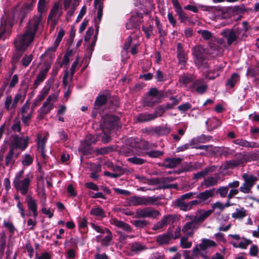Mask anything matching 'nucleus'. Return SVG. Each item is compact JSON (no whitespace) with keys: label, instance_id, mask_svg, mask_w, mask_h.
Listing matches in <instances>:
<instances>
[{"label":"nucleus","instance_id":"1","mask_svg":"<svg viewBox=\"0 0 259 259\" xmlns=\"http://www.w3.org/2000/svg\"><path fill=\"white\" fill-rule=\"evenodd\" d=\"M42 25V16L38 15L31 19L28 25L22 35L17 36L16 46L17 48H24L28 43H31L34 38L36 31Z\"/></svg>","mask_w":259,"mask_h":259},{"label":"nucleus","instance_id":"2","mask_svg":"<svg viewBox=\"0 0 259 259\" xmlns=\"http://www.w3.org/2000/svg\"><path fill=\"white\" fill-rule=\"evenodd\" d=\"M23 173L24 171L21 170L16 175L13 185L17 191L25 195L28 192L33 177L32 175H27L25 178H23Z\"/></svg>","mask_w":259,"mask_h":259},{"label":"nucleus","instance_id":"3","mask_svg":"<svg viewBox=\"0 0 259 259\" xmlns=\"http://www.w3.org/2000/svg\"><path fill=\"white\" fill-rule=\"evenodd\" d=\"M193 55L194 57L195 63L197 67L202 70L206 69L208 64L203 47L200 45L194 47L193 49Z\"/></svg>","mask_w":259,"mask_h":259},{"label":"nucleus","instance_id":"4","mask_svg":"<svg viewBox=\"0 0 259 259\" xmlns=\"http://www.w3.org/2000/svg\"><path fill=\"white\" fill-rule=\"evenodd\" d=\"M242 178L244 182L240 187L239 190L244 194H249L251 192L252 188L258 180V179L256 176L247 173L243 174Z\"/></svg>","mask_w":259,"mask_h":259},{"label":"nucleus","instance_id":"5","mask_svg":"<svg viewBox=\"0 0 259 259\" xmlns=\"http://www.w3.org/2000/svg\"><path fill=\"white\" fill-rule=\"evenodd\" d=\"M64 34L65 32L63 29H61L59 30L54 45L47 49L45 53L40 56L41 59L48 57L50 59L49 61H53L55 58V52L59 46Z\"/></svg>","mask_w":259,"mask_h":259},{"label":"nucleus","instance_id":"6","mask_svg":"<svg viewBox=\"0 0 259 259\" xmlns=\"http://www.w3.org/2000/svg\"><path fill=\"white\" fill-rule=\"evenodd\" d=\"M160 215V212L152 207H146L136 211L134 218H148L155 219Z\"/></svg>","mask_w":259,"mask_h":259},{"label":"nucleus","instance_id":"7","mask_svg":"<svg viewBox=\"0 0 259 259\" xmlns=\"http://www.w3.org/2000/svg\"><path fill=\"white\" fill-rule=\"evenodd\" d=\"M57 96L55 94L50 95L39 109V117H43L48 114L53 107L54 103L57 101Z\"/></svg>","mask_w":259,"mask_h":259},{"label":"nucleus","instance_id":"8","mask_svg":"<svg viewBox=\"0 0 259 259\" xmlns=\"http://www.w3.org/2000/svg\"><path fill=\"white\" fill-rule=\"evenodd\" d=\"M241 32V29L236 28L224 31L222 34L226 38L228 45L230 46L237 40Z\"/></svg>","mask_w":259,"mask_h":259},{"label":"nucleus","instance_id":"9","mask_svg":"<svg viewBox=\"0 0 259 259\" xmlns=\"http://www.w3.org/2000/svg\"><path fill=\"white\" fill-rule=\"evenodd\" d=\"M117 118L112 115H106L102 119V127L103 131L106 133V130L110 131L115 125Z\"/></svg>","mask_w":259,"mask_h":259},{"label":"nucleus","instance_id":"10","mask_svg":"<svg viewBox=\"0 0 259 259\" xmlns=\"http://www.w3.org/2000/svg\"><path fill=\"white\" fill-rule=\"evenodd\" d=\"M212 212L213 210L209 209L204 210L203 209H199L196 211L195 215L193 216L191 219H193L199 226V225L202 223Z\"/></svg>","mask_w":259,"mask_h":259},{"label":"nucleus","instance_id":"11","mask_svg":"<svg viewBox=\"0 0 259 259\" xmlns=\"http://www.w3.org/2000/svg\"><path fill=\"white\" fill-rule=\"evenodd\" d=\"M18 156L19 153H15L14 148L11 147L5 157V165L7 167H12L15 164Z\"/></svg>","mask_w":259,"mask_h":259},{"label":"nucleus","instance_id":"12","mask_svg":"<svg viewBox=\"0 0 259 259\" xmlns=\"http://www.w3.org/2000/svg\"><path fill=\"white\" fill-rule=\"evenodd\" d=\"M106 236L102 237L101 235L96 236V241L100 242L101 245L104 246H108L112 244L113 235L111 232L107 228H105V233Z\"/></svg>","mask_w":259,"mask_h":259},{"label":"nucleus","instance_id":"13","mask_svg":"<svg viewBox=\"0 0 259 259\" xmlns=\"http://www.w3.org/2000/svg\"><path fill=\"white\" fill-rule=\"evenodd\" d=\"M25 202L29 210L32 212L33 218L35 220L38 215L36 200L30 195H28L25 198Z\"/></svg>","mask_w":259,"mask_h":259},{"label":"nucleus","instance_id":"14","mask_svg":"<svg viewBox=\"0 0 259 259\" xmlns=\"http://www.w3.org/2000/svg\"><path fill=\"white\" fill-rule=\"evenodd\" d=\"M192 219L191 221L186 223L182 228V232L186 233L187 237H193V231L199 227L194 220Z\"/></svg>","mask_w":259,"mask_h":259},{"label":"nucleus","instance_id":"15","mask_svg":"<svg viewBox=\"0 0 259 259\" xmlns=\"http://www.w3.org/2000/svg\"><path fill=\"white\" fill-rule=\"evenodd\" d=\"M29 138L28 137L25 138H22L16 136L13 140V145L16 148L24 150L28 145Z\"/></svg>","mask_w":259,"mask_h":259},{"label":"nucleus","instance_id":"16","mask_svg":"<svg viewBox=\"0 0 259 259\" xmlns=\"http://www.w3.org/2000/svg\"><path fill=\"white\" fill-rule=\"evenodd\" d=\"M50 68V65H47L46 67L41 70L38 74L36 79L34 80L33 83V87L36 89L42 82L45 79L46 75L48 72Z\"/></svg>","mask_w":259,"mask_h":259},{"label":"nucleus","instance_id":"17","mask_svg":"<svg viewBox=\"0 0 259 259\" xmlns=\"http://www.w3.org/2000/svg\"><path fill=\"white\" fill-rule=\"evenodd\" d=\"M110 223L111 224L113 225L116 227L120 228L127 232H131L132 230V228L128 224L115 218H112L110 220Z\"/></svg>","mask_w":259,"mask_h":259},{"label":"nucleus","instance_id":"18","mask_svg":"<svg viewBox=\"0 0 259 259\" xmlns=\"http://www.w3.org/2000/svg\"><path fill=\"white\" fill-rule=\"evenodd\" d=\"M192 88L195 90L197 93L202 94L206 91L207 85L204 81V80L201 79L196 80L193 84Z\"/></svg>","mask_w":259,"mask_h":259},{"label":"nucleus","instance_id":"19","mask_svg":"<svg viewBox=\"0 0 259 259\" xmlns=\"http://www.w3.org/2000/svg\"><path fill=\"white\" fill-rule=\"evenodd\" d=\"M107 100L105 95H102L98 96L95 102L94 107L92 112V115L96 116L98 108L105 104Z\"/></svg>","mask_w":259,"mask_h":259},{"label":"nucleus","instance_id":"20","mask_svg":"<svg viewBox=\"0 0 259 259\" xmlns=\"http://www.w3.org/2000/svg\"><path fill=\"white\" fill-rule=\"evenodd\" d=\"M17 39V36L16 37V38L14 40V45H15V47L16 48V51L14 52L13 56L12 58V62L13 63H16L19 61V60L22 56L23 52L25 51L26 48L28 47L29 45L30 44V43H28L27 45H26V46H25V47H24V48H21V49H18V48H17V47L16 46V42Z\"/></svg>","mask_w":259,"mask_h":259},{"label":"nucleus","instance_id":"21","mask_svg":"<svg viewBox=\"0 0 259 259\" xmlns=\"http://www.w3.org/2000/svg\"><path fill=\"white\" fill-rule=\"evenodd\" d=\"M219 178V175L215 174L213 176L205 178L204 180L203 184L206 188L214 186L217 184Z\"/></svg>","mask_w":259,"mask_h":259},{"label":"nucleus","instance_id":"22","mask_svg":"<svg viewBox=\"0 0 259 259\" xmlns=\"http://www.w3.org/2000/svg\"><path fill=\"white\" fill-rule=\"evenodd\" d=\"M209 131H212L221 126L222 122L216 117H213L208 119L205 122Z\"/></svg>","mask_w":259,"mask_h":259},{"label":"nucleus","instance_id":"23","mask_svg":"<svg viewBox=\"0 0 259 259\" xmlns=\"http://www.w3.org/2000/svg\"><path fill=\"white\" fill-rule=\"evenodd\" d=\"M214 195L213 190H207L198 194L196 198L199 200V202H205L212 197Z\"/></svg>","mask_w":259,"mask_h":259},{"label":"nucleus","instance_id":"24","mask_svg":"<svg viewBox=\"0 0 259 259\" xmlns=\"http://www.w3.org/2000/svg\"><path fill=\"white\" fill-rule=\"evenodd\" d=\"M233 143L236 145L244 147L251 148H258L259 144L255 142H250L243 139H236L233 141Z\"/></svg>","mask_w":259,"mask_h":259},{"label":"nucleus","instance_id":"25","mask_svg":"<svg viewBox=\"0 0 259 259\" xmlns=\"http://www.w3.org/2000/svg\"><path fill=\"white\" fill-rule=\"evenodd\" d=\"M159 197L155 196H143V205H158Z\"/></svg>","mask_w":259,"mask_h":259},{"label":"nucleus","instance_id":"26","mask_svg":"<svg viewBox=\"0 0 259 259\" xmlns=\"http://www.w3.org/2000/svg\"><path fill=\"white\" fill-rule=\"evenodd\" d=\"M155 119V116L152 113H143L139 114L136 117L135 119L138 122H146Z\"/></svg>","mask_w":259,"mask_h":259},{"label":"nucleus","instance_id":"27","mask_svg":"<svg viewBox=\"0 0 259 259\" xmlns=\"http://www.w3.org/2000/svg\"><path fill=\"white\" fill-rule=\"evenodd\" d=\"M223 68V66L222 65H218L215 66L212 70L207 73V74L206 77L210 79L215 78L216 77H218L220 75V73L222 71Z\"/></svg>","mask_w":259,"mask_h":259},{"label":"nucleus","instance_id":"28","mask_svg":"<svg viewBox=\"0 0 259 259\" xmlns=\"http://www.w3.org/2000/svg\"><path fill=\"white\" fill-rule=\"evenodd\" d=\"M171 240V236L169 233L158 235L156 237V241L159 245L168 244Z\"/></svg>","mask_w":259,"mask_h":259},{"label":"nucleus","instance_id":"29","mask_svg":"<svg viewBox=\"0 0 259 259\" xmlns=\"http://www.w3.org/2000/svg\"><path fill=\"white\" fill-rule=\"evenodd\" d=\"M103 0H94V6L97 10V19L99 23L101 21L103 16Z\"/></svg>","mask_w":259,"mask_h":259},{"label":"nucleus","instance_id":"30","mask_svg":"<svg viewBox=\"0 0 259 259\" xmlns=\"http://www.w3.org/2000/svg\"><path fill=\"white\" fill-rule=\"evenodd\" d=\"M199 244L202 251H205L208 248L217 246V244L214 241L208 239H202L201 242Z\"/></svg>","mask_w":259,"mask_h":259},{"label":"nucleus","instance_id":"31","mask_svg":"<svg viewBox=\"0 0 259 259\" xmlns=\"http://www.w3.org/2000/svg\"><path fill=\"white\" fill-rule=\"evenodd\" d=\"M182 161L180 158H167L164 161V166L167 168H174L179 165Z\"/></svg>","mask_w":259,"mask_h":259},{"label":"nucleus","instance_id":"32","mask_svg":"<svg viewBox=\"0 0 259 259\" xmlns=\"http://www.w3.org/2000/svg\"><path fill=\"white\" fill-rule=\"evenodd\" d=\"M49 8V2L47 0H39L37 4V10L39 15H42L46 13Z\"/></svg>","mask_w":259,"mask_h":259},{"label":"nucleus","instance_id":"33","mask_svg":"<svg viewBox=\"0 0 259 259\" xmlns=\"http://www.w3.org/2000/svg\"><path fill=\"white\" fill-rule=\"evenodd\" d=\"M240 75L236 73H233L230 77L227 80L226 85L230 88H233L235 85L239 81Z\"/></svg>","mask_w":259,"mask_h":259},{"label":"nucleus","instance_id":"34","mask_svg":"<svg viewBox=\"0 0 259 259\" xmlns=\"http://www.w3.org/2000/svg\"><path fill=\"white\" fill-rule=\"evenodd\" d=\"M128 204L130 206L143 205V196H133L127 199Z\"/></svg>","mask_w":259,"mask_h":259},{"label":"nucleus","instance_id":"35","mask_svg":"<svg viewBox=\"0 0 259 259\" xmlns=\"http://www.w3.org/2000/svg\"><path fill=\"white\" fill-rule=\"evenodd\" d=\"M210 137H206L204 135H201L196 138H193L190 141V145L191 146V148H193V146H196L195 145L199 143H206L209 141L210 140Z\"/></svg>","mask_w":259,"mask_h":259},{"label":"nucleus","instance_id":"36","mask_svg":"<svg viewBox=\"0 0 259 259\" xmlns=\"http://www.w3.org/2000/svg\"><path fill=\"white\" fill-rule=\"evenodd\" d=\"M131 250L136 253L145 250L147 247L139 242H135L130 244Z\"/></svg>","mask_w":259,"mask_h":259},{"label":"nucleus","instance_id":"37","mask_svg":"<svg viewBox=\"0 0 259 259\" xmlns=\"http://www.w3.org/2000/svg\"><path fill=\"white\" fill-rule=\"evenodd\" d=\"M228 220V218H227V219L223 220H221L220 219L218 220V223L219 224L218 228V230L220 231L226 232L230 229L231 224V223H228L227 222Z\"/></svg>","mask_w":259,"mask_h":259},{"label":"nucleus","instance_id":"38","mask_svg":"<svg viewBox=\"0 0 259 259\" xmlns=\"http://www.w3.org/2000/svg\"><path fill=\"white\" fill-rule=\"evenodd\" d=\"M246 215V210L243 207L237 208L232 214V217L235 219H241Z\"/></svg>","mask_w":259,"mask_h":259},{"label":"nucleus","instance_id":"39","mask_svg":"<svg viewBox=\"0 0 259 259\" xmlns=\"http://www.w3.org/2000/svg\"><path fill=\"white\" fill-rule=\"evenodd\" d=\"M51 88L50 84L45 85L40 92L39 95L37 97V101L41 102L42 101L45 97L49 94Z\"/></svg>","mask_w":259,"mask_h":259},{"label":"nucleus","instance_id":"40","mask_svg":"<svg viewBox=\"0 0 259 259\" xmlns=\"http://www.w3.org/2000/svg\"><path fill=\"white\" fill-rule=\"evenodd\" d=\"M241 164V161L238 159H233L227 161L225 163V169H233Z\"/></svg>","mask_w":259,"mask_h":259},{"label":"nucleus","instance_id":"41","mask_svg":"<svg viewBox=\"0 0 259 259\" xmlns=\"http://www.w3.org/2000/svg\"><path fill=\"white\" fill-rule=\"evenodd\" d=\"M176 205L179 207L180 209L184 211L189 210V207L188 203H186L184 200L179 198L176 200Z\"/></svg>","mask_w":259,"mask_h":259},{"label":"nucleus","instance_id":"42","mask_svg":"<svg viewBox=\"0 0 259 259\" xmlns=\"http://www.w3.org/2000/svg\"><path fill=\"white\" fill-rule=\"evenodd\" d=\"M33 109H31L29 112L26 114H24L22 116L21 120L23 123L26 126H28L29 124V123L31 121V119L33 115Z\"/></svg>","mask_w":259,"mask_h":259},{"label":"nucleus","instance_id":"43","mask_svg":"<svg viewBox=\"0 0 259 259\" xmlns=\"http://www.w3.org/2000/svg\"><path fill=\"white\" fill-rule=\"evenodd\" d=\"M179 19L181 23H186L187 21H190V18L185 13L182 9L177 12Z\"/></svg>","mask_w":259,"mask_h":259},{"label":"nucleus","instance_id":"44","mask_svg":"<svg viewBox=\"0 0 259 259\" xmlns=\"http://www.w3.org/2000/svg\"><path fill=\"white\" fill-rule=\"evenodd\" d=\"M90 213L92 215L99 217L103 218L105 217L104 210L100 207L92 208Z\"/></svg>","mask_w":259,"mask_h":259},{"label":"nucleus","instance_id":"45","mask_svg":"<svg viewBox=\"0 0 259 259\" xmlns=\"http://www.w3.org/2000/svg\"><path fill=\"white\" fill-rule=\"evenodd\" d=\"M58 14L59 16L61 15V13L59 14V5L55 4L54 7L52 8L49 15L48 16V21H50L52 19Z\"/></svg>","mask_w":259,"mask_h":259},{"label":"nucleus","instance_id":"46","mask_svg":"<svg viewBox=\"0 0 259 259\" xmlns=\"http://www.w3.org/2000/svg\"><path fill=\"white\" fill-rule=\"evenodd\" d=\"M33 161V157L29 154H25L22 156V163L24 166H29Z\"/></svg>","mask_w":259,"mask_h":259},{"label":"nucleus","instance_id":"47","mask_svg":"<svg viewBox=\"0 0 259 259\" xmlns=\"http://www.w3.org/2000/svg\"><path fill=\"white\" fill-rule=\"evenodd\" d=\"M33 58V56L32 54L25 55L21 60L22 65L24 67H27L31 62Z\"/></svg>","mask_w":259,"mask_h":259},{"label":"nucleus","instance_id":"48","mask_svg":"<svg viewBox=\"0 0 259 259\" xmlns=\"http://www.w3.org/2000/svg\"><path fill=\"white\" fill-rule=\"evenodd\" d=\"M197 32L206 40L210 39L212 37V33L207 30H199Z\"/></svg>","mask_w":259,"mask_h":259},{"label":"nucleus","instance_id":"49","mask_svg":"<svg viewBox=\"0 0 259 259\" xmlns=\"http://www.w3.org/2000/svg\"><path fill=\"white\" fill-rule=\"evenodd\" d=\"M192 245V242L188 241L187 237H183L181 238L180 245L183 248H189Z\"/></svg>","mask_w":259,"mask_h":259},{"label":"nucleus","instance_id":"50","mask_svg":"<svg viewBox=\"0 0 259 259\" xmlns=\"http://www.w3.org/2000/svg\"><path fill=\"white\" fill-rule=\"evenodd\" d=\"M137 18L135 17H133L131 18L126 24V27L127 29H131L134 28H136L137 26Z\"/></svg>","mask_w":259,"mask_h":259},{"label":"nucleus","instance_id":"51","mask_svg":"<svg viewBox=\"0 0 259 259\" xmlns=\"http://www.w3.org/2000/svg\"><path fill=\"white\" fill-rule=\"evenodd\" d=\"M177 57L179 61V63L183 65H185L186 63L187 59L185 53L183 50H179L177 53Z\"/></svg>","mask_w":259,"mask_h":259},{"label":"nucleus","instance_id":"52","mask_svg":"<svg viewBox=\"0 0 259 259\" xmlns=\"http://www.w3.org/2000/svg\"><path fill=\"white\" fill-rule=\"evenodd\" d=\"M127 161L131 162L133 164H137V165H141L143 164L146 162V161L142 158L137 157H133L128 158L127 159Z\"/></svg>","mask_w":259,"mask_h":259},{"label":"nucleus","instance_id":"53","mask_svg":"<svg viewBox=\"0 0 259 259\" xmlns=\"http://www.w3.org/2000/svg\"><path fill=\"white\" fill-rule=\"evenodd\" d=\"M78 4L77 2H75L74 3H73L71 5L70 9L68 10V11L67 13L66 19H67V21H69V19H70V18L73 16L74 12Z\"/></svg>","mask_w":259,"mask_h":259},{"label":"nucleus","instance_id":"54","mask_svg":"<svg viewBox=\"0 0 259 259\" xmlns=\"http://www.w3.org/2000/svg\"><path fill=\"white\" fill-rule=\"evenodd\" d=\"M246 74L250 77H256L259 75V69L258 68H249Z\"/></svg>","mask_w":259,"mask_h":259},{"label":"nucleus","instance_id":"55","mask_svg":"<svg viewBox=\"0 0 259 259\" xmlns=\"http://www.w3.org/2000/svg\"><path fill=\"white\" fill-rule=\"evenodd\" d=\"M146 155L151 158H158L163 154V152L159 150L150 151L146 153Z\"/></svg>","mask_w":259,"mask_h":259},{"label":"nucleus","instance_id":"56","mask_svg":"<svg viewBox=\"0 0 259 259\" xmlns=\"http://www.w3.org/2000/svg\"><path fill=\"white\" fill-rule=\"evenodd\" d=\"M165 111V110L164 109V107H163V106L160 105L156 108L154 112L153 113H152V114H153V115L155 116V118H156L157 117H160V116H162V115L164 114Z\"/></svg>","mask_w":259,"mask_h":259},{"label":"nucleus","instance_id":"57","mask_svg":"<svg viewBox=\"0 0 259 259\" xmlns=\"http://www.w3.org/2000/svg\"><path fill=\"white\" fill-rule=\"evenodd\" d=\"M153 144H150L146 141H141L138 144V147L143 150H148L152 148Z\"/></svg>","mask_w":259,"mask_h":259},{"label":"nucleus","instance_id":"58","mask_svg":"<svg viewBox=\"0 0 259 259\" xmlns=\"http://www.w3.org/2000/svg\"><path fill=\"white\" fill-rule=\"evenodd\" d=\"M210 168L207 167L194 175V177L196 179H200L206 176L210 171Z\"/></svg>","mask_w":259,"mask_h":259},{"label":"nucleus","instance_id":"59","mask_svg":"<svg viewBox=\"0 0 259 259\" xmlns=\"http://www.w3.org/2000/svg\"><path fill=\"white\" fill-rule=\"evenodd\" d=\"M228 192V187H220L217 191V193L219 194L221 197L224 198L226 197Z\"/></svg>","mask_w":259,"mask_h":259},{"label":"nucleus","instance_id":"60","mask_svg":"<svg viewBox=\"0 0 259 259\" xmlns=\"http://www.w3.org/2000/svg\"><path fill=\"white\" fill-rule=\"evenodd\" d=\"M13 99L11 96H8L5 101V107L9 111L10 109L13 108L12 107Z\"/></svg>","mask_w":259,"mask_h":259},{"label":"nucleus","instance_id":"61","mask_svg":"<svg viewBox=\"0 0 259 259\" xmlns=\"http://www.w3.org/2000/svg\"><path fill=\"white\" fill-rule=\"evenodd\" d=\"M30 110V103L29 102L27 101L23 105L20 109L22 116L28 113Z\"/></svg>","mask_w":259,"mask_h":259},{"label":"nucleus","instance_id":"62","mask_svg":"<svg viewBox=\"0 0 259 259\" xmlns=\"http://www.w3.org/2000/svg\"><path fill=\"white\" fill-rule=\"evenodd\" d=\"M178 133L179 135L175 134L171 135L174 141L177 142H179L181 140V137L183 136L185 133V130L183 128L179 129L178 131Z\"/></svg>","mask_w":259,"mask_h":259},{"label":"nucleus","instance_id":"63","mask_svg":"<svg viewBox=\"0 0 259 259\" xmlns=\"http://www.w3.org/2000/svg\"><path fill=\"white\" fill-rule=\"evenodd\" d=\"M133 224L137 228H143L147 225L148 223L146 220H136L133 222Z\"/></svg>","mask_w":259,"mask_h":259},{"label":"nucleus","instance_id":"64","mask_svg":"<svg viewBox=\"0 0 259 259\" xmlns=\"http://www.w3.org/2000/svg\"><path fill=\"white\" fill-rule=\"evenodd\" d=\"M201 249L200 248L199 244L194 246L192 249V255L194 257H198L202 255L203 254L201 252Z\"/></svg>","mask_w":259,"mask_h":259}]
</instances>
